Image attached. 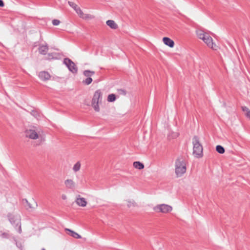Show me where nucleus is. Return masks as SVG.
Wrapping results in <instances>:
<instances>
[{
  "label": "nucleus",
  "instance_id": "23",
  "mask_svg": "<svg viewBox=\"0 0 250 250\" xmlns=\"http://www.w3.org/2000/svg\"><path fill=\"white\" fill-rule=\"evenodd\" d=\"M216 150L220 154H223L225 152L224 148L220 145L216 146Z\"/></svg>",
  "mask_w": 250,
  "mask_h": 250
},
{
  "label": "nucleus",
  "instance_id": "14",
  "mask_svg": "<svg viewBox=\"0 0 250 250\" xmlns=\"http://www.w3.org/2000/svg\"><path fill=\"white\" fill-rule=\"evenodd\" d=\"M76 202L77 204L81 207H85L87 204V202L84 198L80 197V196L79 195L77 198Z\"/></svg>",
  "mask_w": 250,
  "mask_h": 250
},
{
  "label": "nucleus",
  "instance_id": "24",
  "mask_svg": "<svg viewBox=\"0 0 250 250\" xmlns=\"http://www.w3.org/2000/svg\"><path fill=\"white\" fill-rule=\"evenodd\" d=\"M116 100V97L115 94H109L107 97V101L109 102H113Z\"/></svg>",
  "mask_w": 250,
  "mask_h": 250
},
{
  "label": "nucleus",
  "instance_id": "33",
  "mask_svg": "<svg viewBox=\"0 0 250 250\" xmlns=\"http://www.w3.org/2000/svg\"><path fill=\"white\" fill-rule=\"evenodd\" d=\"M42 250H45V249L43 248V249H42Z\"/></svg>",
  "mask_w": 250,
  "mask_h": 250
},
{
  "label": "nucleus",
  "instance_id": "20",
  "mask_svg": "<svg viewBox=\"0 0 250 250\" xmlns=\"http://www.w3.org/2000/svg\"><path fill=\"white\" fill-rule=\"evenodd\" d=\"M80 17L85 20H90L94 18L93 15L84 14L83 12H82V14L80 15Z\"/></svg>",
  "mask_w": 250,
  "mask_h": 250
},
{
  "label": "nucleus",
  "instance_id": "26",
  "mask_svg": "<svg viewBox=\"0 0 250 250\" xmlns=\"http://www.w3.org/2000/svg\"><path fill=\"white\" fill-rule=\"evenodd\" d=\"M136 205V203L134 201H128L127 206L128 208L134 207Z\"/></svg>",
  "mask_w": 250,
  "mask_h": 250
},
{
  "label": "nucleus",
  "instance_id": "11",
  "mask_svg": "<svg viewBox=\"0 0 250 250\" xmlns=\"http://www.w3.org/2000/svg\"><path fill=\"white\" fill-rule=\"evenodd\" d=\"M39 78L42 81L49 80L51 78V75L46 71H42L39 73Z\"/></svg>",
  "mask_w": 250,
  "mask_h": 250
},
{
  "label": "nucleus",
  "instance_id": "3",
  "mask_svg": "<svg viewBox=\"0 0 250 250\" xmlns=\"http://www.w3.org/2000/svg\"><path fill=\"white\" fill-rule=\"evenodd\" d=\"M193 145V155L197 158H200L203 156V146L200 143L199 138L197 136H194L192 140Z\"/></svg>",
  "mask_w": 250,
  "mask_h": 250
},
{
  "label": "nucleus",
  "instance_id": "4",
  "mask_svg": "<svg viewBox=\"0 0 250 250\" xmlns=\"http://www.w3.org/2000/svg\"><path fill=\"white\" fill-rule=\"evenodd\" d=\"M102 96V93L100 90H96L93 95L91 104L94 109L97 112L100 111L99 103L101 102Z\"/></svg>",
  "mask_w": 250,
  "mask_h": 250
},
{
  "label": "nucleus",
  "instance_id": "27",
  "mask_svg": "<svg viewBox=\"0 0 250 250\" xmlns=\"http://www.w3.org/2000/svg\"><path fill=\"white\" fill-rule=\"evenodd\" d=\"M31 114L38 119L39 118L40 116L38 112L35 110H33L31 112Z\"/></svg>",
  "mask_w": 250,
  "mask_h": 250
},
{
  "label": "nucleus",
  "instance_id": "16",
  "mask_svg": "<svg viewBox=\"0 0 250 250\" xmlns=\"http://www.w3.org/2000/svg\"><path fill=\"white\" fill-rule=\"evenodd\" d=\"M38 49L41 54L45 55L48 50V46L46 44L45 45H41Z\"/></svg>",
  "mask_w": 250,
  "mask_h": 250
},
{
  "label": "nucleus",
  "instance_id": "28",
  "mask_svg": "<svg viewBox=\"0 0 250 250\" xmlns=\"http://www.w3.org/2000/svg\"><path fill=\"white\" fill-rule=\"evenodd\" d=\"M21 222H18L17 223V226H18V231L19 233H21L22 230H21Z\"/></svg>",
  "mask_w": 250,
  "mask_h": 250
},
{
  "label": "nucleus",
  "instance_id": "7",
  "mask_svg": "<svg viewBox=\"0 0 250 250\" xmlns=\"http://www.w3.org/2000/svg\"><path fill=\"white\" fill-rule=\"evenodd\" d=\"M95 74V72L86 70L83 71V74L84 76L86 77L87 78L84 80H83V83L89 85L92 82V79L91 78Z\"/></svg>",
  "mask_w": 250,
  "mask_h": 250
},
{
  "label": "nucleus",
  "instance_id": "18",
  "mask_svg": "<svg viewBox=\"0 0 250 250\" xmlns=\"http://www.w3.org/2000/svg\"><path fill=\"white\" fill-rule=\"evenodd\" d=\"M65 230L66 231H69L70 233V235L72 237H73L75 238H76V239L81 238V236L80 235H79L78 233H77V232H75V231H74L70 229H65Z\"/></svg>",
  "mask_w": 250,
  "mask_h": 250
},
{
  "label": "nucleus",
  "instance_id": "17",
  "mask_svg": "<svg viewBox=\"0 0 250 250\" xmlns=\"http://www.w3.org/2000/svg\"><path fill=\"white\" fill-rule=\"evenodd\" d=\"M106 23L111 29H116L118 28V25L113 20H108L106 21Z\"/></svg>",
  "mask_w": 250,
  "mask_h": 250
},
{
  "label": "nucleus",
  "instance_id": "21",
  "mask_svg": "<svg viewBox=\"0 0 250 250\" xmlns=\"http://www.w3.org/2000/svg\"><path fill=\"white\" fill-rule=\"evenodd\" d=\"M81 167V164L80 162H77L73 167V170L74 172H76L80 170Z\"/></svg>",
  "mask_w": 250,
  "mask_h": 250
},
{
  "label": "nucleus",
  "instance_id": "32",
  "mask_svg": "<svg viewBox=\"0 0 250 250\" xmlns=\"http://www.w3.org/2000/svg\"><path fill=\"white\" fill-rule=\"evenodd\" d=\"M178 136V134L177 133H174L173 137H177Z\"/></svg>",
  "mask_w": 250,
  "mask_h": 250
},
{
  "label": "nucleus",
  "instance_id": "22",
  "mask_svg": "<svg viewBox=\"0 0 250 250\" xmlns=\"http://www.w3.org/2000/svg\"><path fill=\"white\" fill-rule=\"evenodd\" d=\"M242 109L245 116L250 119V110L246 106H242Z\"/></svg>",
  "mask_w": 250,
  "mask_h": 250
},
{
  "label": "nucleus",
  "instance_id": "30",
  "mask_svg": "<svg viewBox=\"0 0 250 250\" xmlns=\"http://www.w3.org/2000/svg\"><path fill=\"white\" fill-rule=\"evenodd\" d=\"M4 6V4L3 1L2 0H0V7H3Z\"/></svg>",
  "mask_w": 250,
  "mask_h": 250
},
{
  "label": "nucleus",
  "instance_id": "31",
  "mask_svg": "<svg viewBox=\"0 0 250 250\" xmlns=\"http://www.w3.org/2000/svg\"><path fill=\"white\" fill-rule=\"evenodd\" d=\"M62 198L63 200H66L67 199V196L66 195L63 194L62 196Z\"/></svg>",
  "mask_w": 250,
  "mask_h": 250
},
{
  "label": "nucleus",
  "instance_id": "29",
  "mask_svg": "<svg viewBox=\"0 0 250 250\" xmlns=\"http://www.w3.org/2000/svg\"><path fill=\"white\" fill-rule=\"evenodd\" d=\"M60 21L58 20H53L52 21V24L54 25H58L60 24Z\"/></svg>",
  "mask_w": 250,
  "mask_h": 250
},
{
  "label": "nucleus",
  "instance_id": "8",
  "mask_svg": "<svg viewBox=\"0 0 250 250\" xmlns=\"http://www.w3.org/2000/svg\"><path fill=\"white\" fill-rule=\"evenodd\" d=\"M34 202V205H32L31 203H30L26 199H21V200H20L21 204L22 205H23L26 208V209H35L37 207V203L35 201Z\"/></svg>",
  "mask_w": 250,
  "mask_h": 250
},
{
  "label": "nucleus",
  "instance_id": "9",
  "mask_svg": "<svg viewBox=\"0 0 250 250\" xmlns=\"http://www.w3.org/2000/svg\"><path fill=\"white\" fill-rule=\"evenodd\" d=\"M206 40L204 42L208 45V47L213 50H216L217 46L213 42L212 38L209 35L206 36Z\"/></svg>",
  "mask_w": 250,
  "mask_h": 250
},
{
  "label": "nucleus",
  "instance_id": "6",
  "mask_svg": "<svg viewBox=\"0 0 250 250\" xmlns=\"http://www.w3.org/2000/svg\"><path fill=\"white\" fill-rule=\"evenodd\" d=\"M63 63L67 66L69 70L73 73H76L78 71L77 67L74 62L69 58H65Z\"/></svg>",
  "mask_w": 250,
  "mask_h": 250
},
{
  "label": "nucleus",
  "instance_id": "19",
  "mask_svg": "<svg viewBox=\"0 0 250 250\" xmlns=\"http://www.w3.org/2000/svg\"><path fill=\"white\" fill-rule=\"evenodd\" d=\"M133 167L138 169H142L144 168V165L143 163L140 162H134L133 163Z\"/></svg>",
  "mask_w": 250,
  "mask_h": 250
},
{
  "label": "nucleus",
  "instance_id": "25",
  "mask_svg": "<svg viewBox=\"0 0 250 250\" xmlns=\"http://www.w3.org/2000/svg\"><path fill=\"white\" fill-rule=\"evenodd\" d=\"M56 55V54L55 53H48L47 54L46 59L51 60V59H56L57 57Z\"/></svg>",
  "mask_w": 250,
  "mask_h": 250
},
{
  "label": "nucleus",
  "instance_id": "1",
  "mask_svg": "<svg viewBox=\"0 0 250 250\" xmlns=\"http://www.w3.org/2000/svg\"><path fill=\"white\" fill-rule=\"evenodd\" d=\"M27 137L32 140H38L39 144L42 143L45 140V135L43 131L40 128L33 127L26 131Z\"/></svg>",
  "mask_w": 250,
  "mask_h": 250
},
{
  "label": "nucleus",
  "instance_id": "2",
  "mask_svg": "<svg viewBox=\"0 0 250 250\" xmlns=\"http://www.w3.org/2000/svg\"><path fill=\"white\" fill-rule=\"evenodd\" d=\"M175 174L178 177H181L187 170L186 161L183 158H178L175 161Z\"/></svg>",
  "mask_w": 250,
  "mask_h": 250
},
{
  "label": "nucleus",
  "instance_id": "15",
  "mask_svg": "<svg viewBox=\"0 0 250 250\" xmlns=\"http://www.w3.org/2000/svg\"><path fill=\"white\" fill-rule=\"evenodd\" d=\"M164 43L170 47H173L174 45V42L168 37H164L163 39Z\"/></svg>",
  "mask_w": 250,
  "mask_h": 250
},
{
  "label": "nucleus",
  "instance_id": "13",
  "mask_svg": "<svg viewBox=\"0 0 250 250\" xmlns=\"http://www.w3.org/2000/svg\"><path fill=\"white\" fill-rule=\"evenodd\" d=\"M68 4L72 8L74 9V10L79 15V16L80 15L82 14V10L79 7L77 6L76 3L73 2L68 1Z\"/></svg>",
  "mask_w": 250,
  "mask_h": 250
},
{
  "label": "nucleus",
  "instance_id": "12",
  "mask_svg": "<svg viewBox=\"0 0 250 250\" xmlns=\"http://www.w3.org/2000/svg\"><path fill=\"white\" fill-rule=\"evenodd\" d=\"M196 33H197V35L198 37L200 39L203 40L204 41V42H205V41L206 40V39H207L206 36H208V34H207V33H205L204 31H203L202 30H197L196 32Z\"/></svg>",
  "mask_w": 250,
  "mask_h": 250
},
{
  "label": "nucleus",
  "instance_id": "5",
  "mask_svg": "<svg viewBox=\"0 0 250 250\" xmlns=\"http://www.w3.org/2000/svg\"><path fill=\"white\" fill-rule=\"evenodd\" d=\"M153 210L156 212H161L163 213H167L172 210V207L167 204H160L153 208Z\"/></svg>",
  "mask_w": 250,
  "mask_h": 250
},
{
  "label": "nucleus",
  "instance_id": "10",
  "mask_svg": "<svg viewBox=\"0 0 250 250\" xmlns=\"http://www.w3.org/2000/svg\"><path fill=\"white\" fill-rule=\"evenodd\" d=\"M65 187L68 189H73L75 188L76 184L74 181L70 179H66L64 181Z\"/></svg>",
  "mask_w": 250,
  "mask_h": 250
}]
</instances>
